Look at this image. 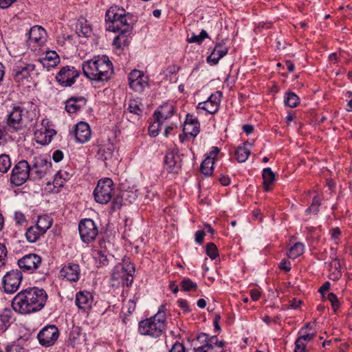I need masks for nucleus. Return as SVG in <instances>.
I'll list each match as a JSON object with an SVG mask.
<instances>
[{
    "label": "nucleus",
    "instance_id": "5701e85b",
    "mask_svg": "<svg viewBox=\"0 0 352 352\" xmlns=\"http://www.w3.org/2000/svg\"><path fill=\"white\" fill-rule=\"evenodd\" d=\"M98 247L94 250V258L98 263V267L107 265L109 262L108 253L107 251V243L102 240L99 241Z\"/></svg>",
    "mask_w": 352,
    "mask_h": 352
},
{
    "label": "nucleus",
    "instance_id": "680f3d73",
    "mask_svg": "<svg viewBox=\"0 0 352 352\" xmlns=\"http://www.w3.org/2000/svg\"><path fill=\"white\" fill-rule=\"evenodd\" d=\"M315 337V333H307L299 336L298 338L302 340L303 342L307 343L311 341Z\"/></svg>",
    "mask_w": 352,
    "mask_h": 352
},
{
    "label": "nucleus",
    "instance_id": "412c9836",
    "mask_svg": "<svg viewBox=\"0 0 352 352\" xmlns=\"http://www.w3.org/2000/svg\"><path fill=\"white\" fill-rule=\"evenodd\" d=\"M164 162L169 173H177L182 167L180 157L177 150L168 152L165 156Z\"/></svg>",
    "mask_w": 352,
    "mask_h": 352
},
{
    "label": "nucleus",
    "instance_id": "7ed1b4c3",
    "mask_svg": "<svg viewBox=\"0 0 352 352\" xmlns=\"http://www.w3.org/2000/svg\"><path fill=\"white\" fill-rule=\"evenodd\" d=\"M107 30L110 32H129L133 29V16L117 6H111L105 14Z\"/></svg>",
    "mask_w": 352,
    "mask_h": 352
},
{
    "label": "nucleus",
    "instance_id": "79ce46f5",
    "mask_svg": "<svg viewBox=\"0 0 352 352\" xmlns=\"http://www.w3.org/2000/svg\"><path fill=\"white\" fill-rule=\"evenodd\" d=\"M320 205V199L319 196L316 195L313 197L312 203L311 206L306 209L305 212L307 214L313 213L314 214H316L319 212V208Z\"/></svg>",
    "mask_w": 352,
    "mask_h": 352
},
{
    "label": "nucleus",
    "instance_id": "393cba45",
    "mask_svg": "<svg viewBox=\"0 0 352 352\" xmlns=\"http://www.w3.org/2000/svg\"><path fill=\"white\" fill-rule=\"evenodd\" d=\"M86 102L84 97H72L66 101L65 110L69 113H74L84 107Z\"/></svg>",
    "mask_w": 352,
    "mask_h": 352
},
{
    "label": "nucleus",
    "instance_id": "f03ea898",
    "mask_svg": "<svg viewBox=\"0 0 352 352\" xmlns=\"http://www.w3.org/2000/svg\"><path fill=\"white\" fill-rule=\"evenodd\" d=\"M82 69L84 75L95 82L109 80L113 71L112 63L107 56H98L85 61Z\"/></svg>",
    "mask_w": 352,
    "mask_h": 352
},
{
    "label": "nucleus",
    "instance_id": "1a4fd4ad",
    "mask_svg": "<svg viewBox=\"0 0 352 352\" xmlns=\"http://www.w3.org/2000/svg\"><path fill=\"white\" fill-rule=\"evenodd\" d=\"M78 231L81 240L87 244L93 242L98 234V228L91 219H82L78 223Z\"/></svg>",
    "mask_w": 352,
    "mask_h": 352
},
{
    "label": "nucleus",
    "instance_id": "4d7b16f0",
    "mask_svg": "<svg viewBox=\"0 0 352 352\" xmlns=\"http://www.w3.org/2000/svg\"><path fill=\"white\" fill-rule=\"evenodd\" d=\"M122 199L119 196H116L113 199L112 201V208L113 210L120 209L122 205Z\"/></svg>",
    "mask_w": 352,
    "mask_h": 352
},
{
    "label": "nucleus",
    "instance_id": "6ab92c4d",
    "mask_svg": "<svg viewBox=\"0 0 352 352\" xmlns=\"http://www.w3.org/2000/svg\"><path fill=\"white\" fill-rule=\"evenodd\" d=\"M93 300V295L89 292L80 291L76 294L75 304L84 313H88L91 309Z\"/></svg>",
    "mask_w": 352,
    "mask_h": 352
},
{
    "label": "nucleus",
    "instance_id": "cd10ccee",
    "mask_svg": "<svg viewBox=\"0 0 352 352\" xmlns=\"http://www.w3.org/2000/svg\"><path fill=\"white\" fill-rule=\"evenodd\" d=\"M228 47L222 43H218L215 45L211 54L207 58L208 63L216 65L219 60L227 54Z\"/></svg>",
    "mask_w": 352,
    "mask_h": 352
},
{
    "label": "nucleus",
    "instance_id": "9b49d317",
    "mask_svg": "<svg viewBox=\"0 0 352 352\" xmlns=\"http://www.w3.org/2000/svg\"><path fill=\"white\" fill-rule=\"evenodd\" d=\"M22 273L19 270H13L6 273L3 277V287L7 294L16 292L22 280Z\"/></svg>",
    "mask_w": 352,
    "mask_h": 352
},
{
    "label": "nucleus",
    "instance_id": "7c9ffc66",
    "mask_svg": "<svg viewBox=\"0 0 352 352\" xmlns=\"http://www.w3.org/2000/svg\"><path fill=\"white\" fill-rule=\"evenodd\" d=\"M76 33L78 36L84 37H89L91 35V28L84 18H81L78 21Z\"/></svg>",
    "mask_w": 352,
    "mask_h": 352
},
{
    "label": "nucleus",
    "instance_id": "c756f323",
    "mask_svg": "<svg viewBox=\"0 0 352 352\" xmlns=\"http://www.w3.org/2000/svg\"><path fill=\"white\" fill-rule=\"evenodd\" d=\"M142 106V104L138 98L129 100L126 111H124L126 118H129L128 113H130L135 116V118L139 119L143 112Z\"/></svg>",
    "mask_w": 352,
    "mask_h": 352
},
{
    "label": "nucleus",
    "instance_id": "37998d69",
    "mask_svg": "<svg viewBox=\"0 0 352 352\" xmlns=\"http://www.w3.org/2000/svg\"><path fill=\"white\" fill-rule=\"evenodd\" d=\"M11 166V161L9 155L3 154L0 155V172L6 173Z\"/></svg>",
    "mask_w": 352,
    "mask_h": 352
},
{
    "label": "nucleus",
    "instance_id": "0e129e2a",
    "mask_svg": "<svg viewBox=\"0 0 352 352\" xmlns=\"http://www.w3.org/2000/svg\"><path fill=\"white\" fill-rule=\"evenodd\" d=\"M16 0H0V8L6 9L12 6Z\"/></svg>",
    "mask_w": 352,
    "mask_h": 352
},
{
    "label": "nucleus",
    "instance_id": "13d9d810",
    "mask_svg": "<svg viewBox=\"0 0 352 352\" xmlns=\"http://www.w3.org/2000/svg\"><path fill=\"white\" fill-rule=\"evenodd\" d=\"M206 235V231L198 230L195 232V241L199 244H202L204 241V236Z\"/></svg>",
    "mask_w": 352,
    "mask_h": 352
},
{
    "label": "nucleus",
    "instance_id": "4468645a",
    "mask_svg": "<svg viewBox=\"0 0 352 352\" xmlns=\"http://www.w3.org/2000/svg\"><path fill=\"white\" fill-rule=\"evenodd\" d=\"M52 163L43 157H35L30 166L31 178L32 179H41L49 171Z\"/></svg>",
    "mask_w": 352,
    "mask_h": 352
},
{
    "label": "nucleus",
    "instance_id": "f704fd0d",
    "mask_svg": "<svg viewBox=\"0 0 352 352\" xmlns=\"http://www.w3.org/2000/svg\"><path fill=\"white\" fill-rule=\"evenodd\" d=\"M43 234H44L36 226H33L27 230L25 237L28 242L35 243Z\"/></svg>",
    "mask_w": 352,
    "mask_h": 352
},
{
    "label": "nucleus",
    "instance_id": "a211bd4d",
    "mask_svg": "<svg viewBox=\"0 0 352 352\" xmlns=\"http://www.w3.org/2000/svg\"><path fill=\"white\" fill-rule=\"evenodd\" d=\"M221 96L222 93L219 91L212 94L207 100L197 104V109L204 110L210 114H214L219 110Z\"/></svg>",
    "mask_w": 352,
    "mask_h": 352
},
{
    "label": "nucleus",
    "instance_id": "e2e57ef3",
    "mask_svg": "<svg viewBox=\"0 0 352 352\" xmlns=\"http://www.w3.org/2000/svg\"><path fill=\"white\" fill-rule=\"evenodd\" d=\"M187 41L190 43H196L197 44H200L203 41L199 35H196L195 34H193L191 37L188 38Z\"/></svg>",
    "mask_w": 352,
    "mask_h": 352
},
{
    "label": "nucleus",
    "instance_id": "dca6fc26",
    "mask_svg": "<svg viewBox=\"0 0 352 352\" xmlns=\"http://www.w3.org/2000/svg\"><path fill=\"white\" fill-rule=\"evenodd\" d=\"M41 258L36 254H29L25 255L18 261L19 267L23 270L29 273H32L41 264Z\"/></svg>",
    "mask_w": 352,
    "mask_h": 352
},
{
    "label": "nucleus",
    "instance_id": "bf43d9fd",
    "mask_svg": "<svg viewBox=\"0 0 352 352\" xmlns=\"http://www.w3.org/2000/svg\"><path fill=\"white\" fill-rule=\"evenodd\" d=\"M63 153L60 150H56L52 155V159L55 162H60L63 158Z\"/></svg>",
    "mask_w": 352,
    "mask_h": 352
},
{
    "label": "nucleus",
    "instance_id": "603ef678",
    "mask_svg": "<svg viewBox=\"0 0 352 352\" xmlns=\"http://www.w3.org/2000/svg\"><path fill=\"white\" fill-rule=\"evenodd\" d=\"M8 134L5 130V126L0 124V145L4 144L7 142Z\"/></svg>",
    "mask_w": 352,
    "mask_h": 352
},
{
    "label": "nucleus",
    "instance_id": "f3484780",
    "mask_svg": "<svg viewBox=\"0 0 352 352\" xmlns=\"http://www.w3.org/2000/svg\"><path fill=\"white\" fill-rule=\"evenodd\" d=\"M148 78L141 71L134 69L129 75V85L136 92H142L147 86Z\"/></svg>",
    "mask_w": 352,
    "mask_h": 352
},
{
    "label": "nucleus",
    "instance_id": "a878e982",
    "mask_svg": "<svg viewBox=\"0 0 352 352\" xmlns=\"http://www.w3.org/2000/svg\"><path fill=\"white\" fill-rule=\"evenodd\" d=\"M45 34V31L43 28L37 25L34 26L29 32V41L42 45L46 41Z\"/></svg>",
    "mask_w": 352,
    "mask_h": 352
},
{
    "label": "nucleus",
    "instance_id": "6e6d98bb",
    "mask_svg": "<svg viewBox=\"0 0 352 352\" xmlns=\"http://www.w3.org/2000/svg\"><path fill=\"white\" fill-rule=\"evenodd\" d=\"M279 268L285 272H289L291 270V263L286 259H283L279 264Z\"/></svg>",
    "mask_w": 352,
    "mask_h": 352
},
{
    "label": "nucleus",
    "instance_id": "20e7f679",
    "mask_svg": "<svg viewBox=\"0 0 352 352\" xmlns=\"http://www.w3.org/2000/svg\"><path fill=\"white\" fill-rule=\"evenodd\" d=\"M166 305H161L153 316L139 322V332L144 336L157 338L160 337L166 329Z\"/></svg>",
    "mask_w": 352,
    "mask_h": 352
},
{
    "label": "nucleus",
    "instance_id": "338daca9",
    "mask_svg": "<svg viewBox=\"0 0 352 352\" xmlns=\"http://www.w3.org/2000/svg\"><path fill=\"white\" fill-rule=\"evenodd\" d=\"M65 182H64L61 177H58V174L56 173V175H55V177H54V186H58V187H62L63 186L64 184H65Z\"/></svg>",
    "mask_w": 352,
    "mask_h": 352
},
{
    "label": "nucleus",
    "instance_id": "a19ab883",
    "mask_svg": "<svg viewBox=\"0 0 352 352\" xmlns=\"http://www.w3.org/2000/svg\"><path fill=\"white\" fill-rule=\"evenodd\" d=\"M284 102L285 105L291 108H294L299 104L300 99L298 96L294 93L287 92L286 94V96L285 97Z\"/></svg>",
    "mask_w": 352,
    "mask_h": 352
},
{
    "label": "nucleus",
    "instance_id": "49530a36",
    "mask_svg": "<svg viewBox=\"0 0 352 352\" xmlns=\"http://www.w3.org/2000/svg\"><path fill=\"white\" fill-rule=\"evenodd\" d=\"M127 267H129V271L127 273V275L124 276L121 280H120V283H122L123 285L126 284L127 286L131 285L133 282V274L135 272V268L133 265L131 263H129L127 265Z\"/></svg>",
    "mask_w": 352,
    "mask_h": 352
},
{
    "label": "nucleus",
    "instance_id": "6e6552de",
    "mask_svg": "<svg viewBox=\"0 0 352 352\" xmlns=\"http://www.w3.org/2000/svg\"><path fill=\"white\" fill-rule=\"evenodd\" d=\"M31 178L30 166L26 160L19 162L12 170L10 182L16 186L23 184Z\"/></svg>",
    "mask_w": 352,
    "mask_h": 352
},
{
    "label": "nucleus",
    "instance_id": "f8f14e48",
    "mask_svg": "<svg viewBox=\"0 0 352 352\" xmlns=\"http://www.w3.org/2000/svg\"><path fill=\"white\" fill-rule=\"evenodd\" d=\"M79 72L72 66L63 67L56 74V79L62 87H71L78 77Z\"/></svg>",
    "mask_w": 352,
    "mask_h": 352
},
{
    "label": "nucleus",
    "instance_id": "39448f33",
    "mask_svg": "<svg viewBox=\"0 0 352 352\" xmlns=\"http://www.w3.org/2000/svg\"><path fill=\"white\" fill-rule=\"evenodd\" d=\"M35 118L36 113L34 111L15 106L7 115L6 127L11 132L22 130L30 125Z\"/></svg>",
    "mask_w": 352,
    "mask_h": 352
},
{
    "label": "nucleus",
    "instance_id": "864d4df0",
    "mask_svg": "<svg viewBox=\"0 0 352 352\" xmlns=\"http://www.w3.org/2000/svg\"><path fill=\"white\" fill-rule=\"evenodd\" d=\"M169 352H186V350L182 343L177 342L173 345Z\"/></svg>",
    "mask_w": 352,
    "mask_h": 352
},
{
    "label": "nucleus",
    "instance_id": "aec40b11",
    "mask_svg": "<svg viewBox=\"0 0 352 352\" xmlns=\"http://www.w3.org/2000/svg\"><path fill=\"white\" fill-rule=\"evenodd\" d=\"M80 276V266L78 264L69 263L63 266L60 271V276L70 282H77Z\"/></svg>",
    "mask_w": 352,
    "mask_h": 352
},
{
    "label": "nucleus",
    "instance_id": "774afa93",
    "mask_svg": "<svg viewBox=\"0 0 352 352\" xmlns=\"http://www.w3.org/2000/svg\"><path fill=\"white\" fill-rule=\"evenodd\" d=\"M57 173L58 174V177H61V179L64 182L69 180L70 179V177L72 176L71 174H69L67 171H63V170H59Z\"/></svg>",
    "mask_w": 352,
    "mask_h": 352
},
{
    "label": "nucleus",
    "instance_id": "423d86ee",
    "mask_svg": "<svg viewBox=\"0 0 352 352\" xmlns=\"http://www.w3.org/2000/svg\"><path fill=\"white\" fill-rule=\"evenodd\" d=\"M113 182L110 178H104L98 181L94 191L95 201L100 204H107L113 196Z\"/></svg>",
    "mask_w": 352,
    "mask_h": 352
},
{
    "label": "nucleus",
    "instance_id": "09e8293b",
    "mask_svg": "<svg viewBox=\"0 0 352 352\" xmlns=\"http://www.w3.org/2000/svg\"><path fill=\"white\" fill-rule=\"evenodd\" d=\"M157 122H158L157 120L155 119V121L153 123V124L150 126L148 128V131L151 136L156 137L159 133L161 125L158 126Z\"/></svg>",
    "mask_w": 352,
    "mask_h": 352
},
{
    "label": "nucleus",
    "instance_id": "4c0bfd02",
    "mask_svg": "<svg viewBox=\"0 0 352 352\" xmlns=\"http://www.w3.org/2000/svg\"><path fill=\"white\" fill-rule=\"evenodd\" d=\"M250 154V151L246 147V144L239 146L235 151V155L239 162H245Z\"/></svg>",
    "mask_w": 352,
    "mask_h": 352
},
{
    "label": "nucleus",
    "instance_id": "58836bf2",
    "mask_svg": "<svg viewBox=\"0 0 352 352\" xmlns=\"http://www.w3.org/2000/svg\"><path fill=\"white\" fill-rule=\"evenodd\" d=\"M213 158L207 157L201 164V172L206 176L211 175L213 172Z\"/></svg>",
    "mask_w": 352,
    "mask_h": 352
},
{
    "label": "nucleus",
    "instance_id": "9d476101",
    "mask_svg": "<svg viewBox=\"0 0 352 352\" xmlns=\"http://www.w3.org/2000/svg\"><path fill=\"white\" fill-rule=\"evenodd\" d=\"M58 337L59 330L53 324L43 327L36 336L38 343L44 347H50L54 345Z\"/></svg>",
    "mask_w": 352,
    "mask_h": 352
},
{
    "label": "nucleus",
    "instance_id": "ea45409f",
    "mask_svg": "<svg viewBox=\"0 0 352 352\" xmlns=\"http://www.w3.org/2000/svg\"><path fill=\"white\" fill-rule=\"evenodd\" d=\"M305 246L302 243H296L287 252V256L292 259H295L304 252Z\"/></svg>",
    "mask_w": 352,
    "mask_h": 352
},
{
    "label": "nucleus",
    "instance_id": "a18cd8bd",
    "mask_svg": "<svg viewBox=\"0 0 352 352\" xmlns=\"http://www.w3.org/2000/svg\"><path fill=\"white\" fill-rule=\"evenodd\" d=\"M127 32H122L114 38L113 44L116 46L117 47H122V46H124L128 43V36H126V34Z\"/></svg>",
    "mask_w": 352,
    "mask_h": 352
},
{
    "label": "nucleus",
    "instance_id": "bb28decb",
    "mask_svg": "<svg viewBox=\"0 0 352 352\" xmlns=\"http://www.w3.org/2000/svg\"><path fill=\"white\" fill-rule=\"evenodd\" d=\"M184 132L189 133L192 137H196L199 132V122L192 115L188 114L184 126Z\"/></svg>",
    "mask_w": 352,
    "mask_h": 352
},
{
    "label": "nucleus",
    "instance_id": "2eb2a0df",
    "mask_svg": "<svg viewBox=\"0 0 352 352\" xmlns=\"http://www.w3.org/2000/svg\"><path fill=\"white\" fill-rule=\"evenodd\" d=\"M113 144L109 143L102 146L98 153V158L102 160L106 166H111L118 162V152Z\"/></svg>",
    "mask_w": 352,
    "mask_h": 352
},
{
    "label": "nucleus",
    "instance_id": "3c124183",
    "mask_svg": "<svg viewBox=\"0 0 352 352\" xmlns=\"http://www.w3.org/2000/svg\"><path fill=\"white\" fill-rule=\"evenodd\" d=\"M177 302L179 308H181L184 313H188L191 311L188 302L186 300L180 298L177 300Z\"/></svg>",
    "mask_w": 352,
    "mask_h": 352
},
{
    "label": "nucleus",
    "instance_id": "052dcab7",
    "mask_svg": "<svg viewBox=\"0 0 352 352\" xmlns=\"http://www.w3.org/2000/svg\"><path fill=\"white\" fill-rule=\"evenodd\" d=\"M14 219L17 224H22L25 221V217L24 214L21 212H16L14 214Z\"/></svg>",
    "mask_w": 352,
    "mask_h": 352
},
{
    "label": "nucleus",
    "instance_id": "4be33fe9",
    "mask_svg": "<svg viewBox=\"0 0 352 352\" xmlns=\"http://www.w3.org/2000/svg\"><path fill=\"white\" fill-rule=\"evenodd\" d=\"M174 113V107L170 103H165L160 107L154 113V119L157 120V125H162V122L170 118Z\"/></svg>",
    "mask_w": 352,
    "mask_h": 352
},
{
    "label": "nucleus",
    "instance_id": "de8ad7c7",
    "mask_svg": "<svg viewBox=\"0 0 352 352\" xmlns=\"http://www.w3.org/2000/svg\"><path fill=\"white\" fill-rule=\"evenodd\" d=\"M206 254L211 259H215L219 254L216 245L213 243H209L206 245Z\"/></svg>",
    "mask_w": 352,
    "mask_h": 352
},
{
    "label": "nucleus",
    "instance_id": "b1692460",
    "mask_svg": "<svg viewBox=\"0 0 352 352\" xmlns=\"http://www.w3.org/2000/svg\"><path fill=\"white\" fill-rule=\"evenodd\" d=\"M76 140L79 143H85L91 138V130L87 123L80 122L75 128Z\"/></svg>",
    "mask_w": 352,
    "mask_h": 352
},
{
    "label": "nucleus",
    "instance_id": "0eeeda50",
    "mask_svg": "<svg viewBox=\"0 0 352 352\" xmlns=\"http://www.w3.org/2000/svg\"><path fill=\"white\" fill-rule=\"evenodd\" d=\"M197 340L204 345L194 349L195 352H223V341H219L216 336L209 337L206 333H201L197 336Z\"/></svg>",
    "mask_w": 352,
    "mask_h": 352
},
{
    "label": "nucleus",
    "instance_id": "72a5a7b5",
    "mask_svg": "<svg viewBox=\"0 0 352 352\" xmlns=\"http://www.w3.org/2000/svg\"><path fill=\"white\" fill-rule=\"evenodd\" d=\"M56 133V132L54 129H45L44 131H41L38 135H37V142L42 144L46 145L51 142L52 137Z\"/></svg>",
    "mask_w": 352,
    "mask_h": 352
},
{
    "label": "nucleus",
    "instance_id": "2f4dec72",
    "mask_svg": "<svg viewBox=\"0 0 352 352\" xmlns=\"http://www.w3.org/2000/svg\"><path fill=\"white\" fill-rule=\"evenodd\" d=\"M12 321V312L9 309H5L0 312V331H5Z\"/></svg>",
    "mask_w": 352,
    "mask_h": 352
},
{
    "label": "nucleus",
    "instance_id": "f257e3e1",
    "mask_svg": "<svg viewBox=\"0 0 352 352\" xmlns=\"http://www.w3.org/2000/svg\"><path fill=\"white\" fill-rule=\"evenodd\" d=\"M48 296L45 290L30 287L20 291L12 299L13 309L21 314H30L41 311L45 305Z\"/></svg>",
    "mask_w": 352,
    "mask_h": 352
},
{
    "label": "nucleus",
    "instance_id": "5fc2aeb1",
    "mask_svg": "<svg viewBox=\"0 0 352 352\" xmlns=\"http://www.w3.org/2000/svg\"><path fill=\"white\" fill-rule=\"evenodd\" d=\"M6 352H25V351L21 346L13 344L6 348Z\"/></svg>",
    "mask_w": 352,
    "mask_h": 352
},
{
    "label": "nucleus",
    "instance_id": "c03bdc74",
    "mask_svg": "<svg viewBox=\"0 0 352 352\" xmlns=\"http://www.w3.org/2000/svg\"><path fill=\"white\" fill-rule=\"evenodd\" d=\"M181 289L183 291H195L197 289V285L190 278H184L181 282Z\"/></svg>",
    "mask_w": 352,
    "mask_h": 352
},
{
    "label": "nucleus",
    "instance_id": "69168bd1",
    "mask_svg": "<svg viewBox=\"0 0 352 352\" xmlns=\"http://www.w3.org/2000/svg\"><path fill=\"white\" fill-rule=\"evenodd\" d=\"M331 237L333 240L339 239L341 231L339 228H333L331 230Z\"/></svg>",
    "mask_w": 352,
    "mask_h": 352
},
{
    "label": "nucleus",
    "instance_id": "c9c22d12",
    "mask_svg": "<svg viewBox=\"0 0 352 352\" xmlns=\"http://www.w3.org/2000/svg\"><path fill=\"white\" fill-rule=\"evenodd\" d=\"M52 224V220L47 215L40 216L38 218L36 226L45 234Z\"/></svg>",
    "mask_w": 352,
    "mask_h": 352
},
{
    "label": "nucleus",
    "instance_id": "e433bc0d",
    "mask_svg": "<svg viewBox=\"0 0 352 352\" xmlns=\"http://www.w3.org/2000/svg\"><path fill=\"white\" fill-rule=\"evenodd\" d=\"M263 184L265 190H269V186L275 180V174L270 168H265L263 170Z\"/></svg>",
    "mask_w": 352,
    "mask_h": 352
},
{
    "label": "nucleus",
    "instance_id": "ddd939ff",
    "mask_svg": "<svg viewBox=\"0 0 352 352\" xmlns=\"http://www.w3.org/2000/svg\"><path fill=\"white\" fill-rule=\"evenodd\" d=\"M36 65L34 63H21L13 67L12 76L18 82H23L28 80L31 75L36 71Z\"/></svg>",
    "mask_w": 352,
    "mask_h": 352
},
{
    "label": "nucleus",
    "instance_id": "8fccbe9b",
    "mask_svg": "<svg viewBox=\"0 0 352 352\" xmlns=\"http://www.w3.org/2000/svg\"><path fill=\"white\" fill-rule=\"evenodd\" d=\"M294 352H306V343L297 338L295 342Z\"/></svg>",
    "mask_w": 352,
    "mask_h": 352
},
{
    "label": "nucleus",
    "instance_id": "473e14b6",
    "mask_svg": "<svg viewBox=\"0 0 352 352\" xmlns=\"http://www.w3.org/2000/svg\"><path fill=\"white\" fill-rule=\"evenodd\" d=\"M129 263H125L124 264H118L115 266L113 272H112V279L121 280V279L126 275H127L129 270V267L127 265Z\"/></svg>",
    "mask_w": 352,
    "mask_h": 352
},
{
    "label": "nucleus",
    "instance_id": "c85d7f7f",
    "mask_svg": "<svg viewBox=\"0 0 352 352\" xmlns=\"http://www.w3.org/2000/svg\"><path fill=\"white\" fill-rule=\"evenodd\" d=\"M38 62L49 71L60 63V58L55 51H49L46 52L45 56Z\"/></svg>",
    "mask_w": 352,
    "mask_h": 352
}]
</instances>
